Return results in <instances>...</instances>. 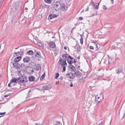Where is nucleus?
<instances>
[{
    "mask_svg": "<svg viewBox=\"0 0 125 125\" xmlns=\"http://www.w3.org/2000/svg\"><path fill=\"white\" fill-rule=\"evenodd\" d=\"M52 6L55 10H59L62 11H65V7L64 4H61L59 1H56L53 2Z\"/></svg>",
    "mask_w": 125,
    "mask_h": 125,
    "instance_id": "nucleus-1",
    "label": "nucleus"
},
{
    "mask_svg": "<svg viewBox=\"0 0 125 125\" xmlns=\"http://www.w3.org/2000/svg\"><path fill=\"white\" fill-rule=\"evenodd\" d=\"M32 50V57L33 58H35L38 57H38L40 56L41 54L40 52L37 51V49L36 48H35L34 47Z\"/></svg>",
    "mask_w": 125,
    "mask_h": 125,
    "instance_id": "nucleus-2",
    "label": "nucleus"
},
{
    "mask_svg": "<svg viewBox=\"0 0 125 125\" xmlns=\"http://www.w3.org/2000/svg\"><path fill=\"white\" fill-rule=\"evenodd\" d=\"M66 76L67 77L70 79H73L74 78L75 76L74 75V73H68L66 74Z\"/></svg>",
    "mask_w": 125,
    "mask_h": 125,
    "instance_id": "nucleus-3",
    "label": "nucleus"
},
{
    "mask_svg": "<svg viewBox=\"0 0 125 125\" xmlns=\"http://www.w3.org/2000/svg\"><path fill=\"white\" fill-rule=\"evenodd\" d=\"M37 39L38 38L37 37H35V38L34 39L36 41L38 45L39 46H41V47H43L44 46V43L40 41L37 40Z\"/></svg>",
    "mask_w": 125,
    "mask_h": 125,
    "instance_id": "nucleus-4",
    "label": "nucleus"
},
{
    "mask_svg": "<svg viewBox=\"0 0 125 125\" xmlns=\"http://www.w3.org/2000/svg\"><path fill=\"white\" fill-rule=\"evenodd\" d=\"M123 68L121 66H119L116 70V72L117 74H119L122 73L123 72Z\"/></svg>",
    "mask_w": 125,
    "mask_h": 125,
    "instance_id": "nucleus-5",
    "label": "nucleus"
},
{
    "mask_svg": "<svg viewBox=\"0 0 125 125\" xmlns=\"http://www.w3.org/2000/svg\"><path fill=\"white\" fill-rule=\"evenodd\" d=\"M52 85L51 84H49L46 85H45L42 87L43 89L44 90H48L50 89L52 87Z\"/></svg>",
    "mask_w": 125,
    "mask_h": 125,
    "instance_id": "nucleus-6",
    "label": "nucleus"
},
{
    "mask_svg": "<svg viewBox=\"0 0 125 125\" xmlns=\"http://www.w3.org/2000/svg\"><path fill=\"white\" fill-rule=\"evenodd\" d=\"M49 46L50 47L52 48H54L56 47V45L55 43L53 41L51 42L48 43Z\"/></svg>",
    "mask_w": 125,
    "mask_h": 125,
    "instance_id": "nucleus-7",
    "label": "nucleus"
},
{
    "mask_svg": "<svg viewBox=\"0 0 125 125\" xmlns=\"http://www.w3.org/2000/svg\"><path fill=\"white\" fill-rule=\"evenodd\" d=\"M20 79V78H14L11 80L10 83H12L13 82L16 83L18 82V80H19Z\"/></svg>",
    "mask_w": 125,
    "mask_h": 125,
    "instance_id": "nucleus-8",
    "label": "nucleus"
},
{
    "mask_svg": "<svg viewBox=\"0 0 125 125\" xmlns=\"http://www.w3.org/2000/svg\"><path fill=\"white\" fill-rule=\"evenodd\" d=\"M57 16H58L55 14H51L49 15L48 18L49 19H51Z\"/></svg>",
    "mask_w": 125,
    "mask_h": 125,
    "instance_id": "nucleus-9",
    "label": "nucleus"
},
{
    "mask_svg": "<svg viewBox=\"0 0 125 125\" xmlns=\"http://www.w3.org/2000/svg\"><path fill=\"white\" fill-rule=\"evenodd\" d=\"M34 69L36 71H39L41 69V66L40 65L38 64H36L34 67Z\"/></svg>",
    "mask_w": 125,
    "mask_h": 125,
    "instance_id": "nucleus-10",
    "label": "nucleus"
},
{
    "mask_svg": "<svg viewBox=\"0 0 125 125\" xmlns=\"http://www.w3.org/2000/svg\"><path fill=\"white\" fill-rule=\"evenodd\" d=\"M30 60V58L26 56L23 59V61L24 63L27 62H29Z\"/></svg>",
    "mask_w": 125,
    "mask_h": 125,
    "instance_id": "nucleus-11",
    "label": "nucleus"
},
{
    "mask_svg": "<svg viewBox=\"0 0 125 125\" xmlns=\"http://www.w3.org/2000/svg\"><path fill=\"white\" fill-rule=\"evenodd\" d=\"M104 71L103 70H101L98 72L99 75V76L103 77L104 75Z\"/></svg>",
    "mask_w": 125,
    "mask_h": 125,
    "instance_id": "nucleus-12",
    "label": "nucleus"
},
{
    "mask_svg": "<svg viewBox=\"0 0 125 125\" xmlns=\"http://www.w3.org/2000/svg\"><path fill=\"white\" fill-rule=\"evenodd\" d=\"M26 70L27 72L29 74H30L31 73V67L29 66H27L26 68Z\"/></svg>",
    "mask_w": 125,
    "mask_h": 125,
    "instance_id": "nucleus-13",
    "label": "nucleus"
},
{
    "mask_svg": "<svg viewBox=\"0 0 125 125\" xmlns=\"http://www.w3.org/2000/svg\"><path fill=\"white\" fill-rule=\"evenodd\" d=\"M69 68L70 69L73 71H74L76 70L75 67L72 65H69Z\"/></svg>",
    "mask_w": 125,
    "mask_h": 125,
    "instance_id": "nucleus-14",
    "label": "nucleus"
},
{
    "mask_svg": "<svg viewBox=\"0 0 125 125\" xmlns=\"http://www.w3.org/2000/svg\"><path fill=\"white\" fill-rule=\"evenodd\" d=\"M21 59V56H17L14 59V61L15 62H18Z\"/></svg>",
    "mask_w": 125,
    "mask_h": 125,
    "instance_id": "nucleus-15",
    "label": "nucleus"
},
{
    "mask_svg": "<svg viewBox=\"0 0 125 125\" xmlns=\"http://www.w3.org/2000/svg\"><path fill=\"white\" fill-rule=\"evenodd\" d=\"M76 73L77 74L76 76V77H81L82 75V73L78 71H77V72Z\"/></svg>",
    "mask_w": 125,
    "mask_h": 125,
    "instance_id": "nucleus-16",
    "label": "nucleus"
},
{
    "mask_svg": "<svg viewBox=\"0 0 125 125\" xmlns=\"http://www.w3.org/2000/svg\"><path fill=\"white\" fill-rule=\"evenodd\" d=\"M20 78V79L19 80H18V82H19V83H24L26 82V81L23 78L21 79V78L19 77Z\"/></svg>",
    "mask_w": 125,
    "mask_h": 125,
    "instance_id": "nucleus-17",
    "label": "nucleus"
},
{
    "mask_svg": "<svg viewBox=\"0 0 125 125\" xmlns=\"http://www.w3.org/2000/svg\"><path fill=\"white\" fill-rule=\"evenodd\" d=\"M68 54L67 53H65L63 54L62 55V57L63 58L64 60H65V59L67 58L68 57Z\"/></svg>",
    "mask_w": 125,
    "mask_h": 125,
    "instance_id": "nucleus-18",
    "label": "nucleus"
},
{
    "mask_svg": "<svg viewBox=\"0 0 125 125\" xmlns=\"http://www.w3.org/2000/svg\"><path fill=\"white\" fill-rule=\"evenodd\" d=\"M61 64L62 66H63V65H66V66H67V64L66 62V60H64L62 61V62H61Z\"/></svg>",
    "mask_w": 125,
    "mask_h": 125,
    "instance_id": "nucleus-19",
    "label": "nucleus"
},
{
    "mask_svg": "<svg viewBox=\"0 0 125 125\" xmlns=\"http://www.w3.org/2000/svg\"><path fill=\"white\" fill-rule=\"evenodd\" d=\"M97 96H95V101L96 103L98 104V103H99L100 101V100L99 99L100 98L99 97H97L98 99L96 100V97Z\"/></svg>",
    "mask_w": 125,
    "mask_h": 125,
    "instance_id": "nucleus-20",
    "label": "nucleus"
},
{
    "mask_svg": "<svg viewBox=\"0 0 125 125\" xmlns=\"http://www.w3.org/2000/svg\"><path fill=\"white\" fill-rule=\"evenodd\" d=\"M42 17V14H39L37 15L36 17V19L38 20H40L41 19Z\"/></svg>",
    "mask_w": 125,
    "mask_h": 125,
    "instance_id": "nucleus-21",
    "label": "nucleus"
},
{
    "mask_svg": "<svg viewBox=\"0 0 125 125\" xmlns=\"http://www.w3.org/2000/svg\"><path fill=\"white\" fill-rule=\"evenodd\" d=\"M31 92V90L29 91L28 93L27 94V98H26V99H27V100H28L30 99V98L31 97V95H30V93Z\"/></svg>",
    "mask_w": 125,
    "mask_h": 125,
    "instance_id": "nucleus-22",
    "label": "nucleus"
},
{
    "mask_svg": "<svg viewBox=\"0 0 125 125\" xmlns=\"http://www.w3.org/2000/svg\"><path fill=\"white\" fill-rule=\"evenodd\" d=\"M19 52H14V54H13V56L14 57H16L17 56H20L19 54Z\"/></svg>",
    "mask_w": 125,
    "mask_h": 125,
    "instance_id": "nucleus-23",
    "label": "nucleus"
},
{
    "mask_svg": "<svg viewBox=\"0 0 125 125\" xmlns=\"http://www.w3.org/2000/svg\"><path fill=\"white\" fill-rule=\"evenodd\" d=\"M67 61L68 63L70 64H71L73 63V61H72L71 60H69V59H67Z\"/></svg>",
    "mask_w": 125,
    "mask_h": 125,
    "instance_id": "nucleus-24",
    "label": "nucleus"
},
{
    "mask_svg": "<svg viewBox=\"0 0 125 125\" xmlns=\"http://www.w3.org/2000/svg\"><path fill=\"white\" fill-rule=\"evenodd\" d=\"M45 73H44L40 77V80L41 81H42L43 78H44L45 76Z\"/></svg>",
    "mask_w": 125,
    "mask_h": 125,
    "instance_id": "nucleus-25",
    "label": "nucleus"
},
{
    "mask_svg": "<svg viewBox=\"0 0 125 125\" xmlns=\"http://www.w3.org/2000/svg\"><path fill=\"white\" fill-rule=\"evenodd\" d=\"M55 74L56 76L55 77V79H57L59 77V73H56Z\"/></svg>",
    "mask_w": 125,
    "mask_h": 125,
    "instance_id": "nucleus-26",
    "label": "nucleus"
},
{
    "mask_svg": "<svg viewBox=\"0 0 125 125\" xmlns=\"http://www.w3.org/2000/svg\"><path fill=\"white\" fill-rule=\"evenodd\" d=\"M58 51L57 50H54V55L55 56H56L57 55V54H58Z\"/></svg>",
    "mask_w": 125,
    "mask_h": 125,
    "instance_id": "nucleus-27",
    "label": "nucleus"
},
{
    "mask_svg": "<svg viewBox=\"0 0 125 125\" xmlns=\"http://www.w3.org/2000/svg\"><path fill=\"white\" fill-rule=\"evenodd\" d=\"M47 3H51V0H44Z\"/></svg>",
    "mask_w": 125,
    "mask_h": 125,
    "instance_id": "nucleus-28",
    "label": "nucleus"
},
{
    "mask_svg": "<svg viewBox=\"0 0 125 125\" xmlns=\"http://www.w3.org/2000/svg\"><path fill=\"white\" fill-rule=\"evenodd\" d=\"M81 47L80 46H78L77 47V50L78 51H80Z\"/></svg>",
    "mask_w": 125,
    "mask_h": 125,
    "instance_id": "nucleus-29",
    "label": "nucleus"
},
{
    "mask_svg": "<svg viewBox=\"0 0 125 125\" xmlns=\"http://www.w3.org/2000/svg\"><path fill=\"white\" fill-rule=\"evenodd\" d=\"M80 43L81 44H83V38H81L80 39Z\"/></svg>",
    "mask_w": 125,
    "mask_h": 125,
    "instance_id": "nucleus-30",
    "label": "nucleus"
},
{
    "mask_svg": "<svg viewBox=\"0 0 125 125\" xmlns=\"http://www.w3.org/2000/svg\"><path fill=\"white\" fill-rule=\"evenodd\" d=\"M68 59H70V60H72L73 59V58L70 55H69L68 56Z\"/></svg>",
    "mask_w": 125,
    "mask_h": 125,
    "instance_id": "nucleus-31",
    "label": "nucleus"
},
{
    "mask_svg": "<svg viewBox=\"0 0 125 125\" xmlns=\"http://www.w3.org/2000/svg\"><path fill=\"white\" fill-rule=\"evenodd\" d=\"M27 53L29 55H31V50H30L27 52Z\"/></svg>",
    "mask_w": 125,
    "mask_h": 125,
    "instance_id": "nucleus-32",
    "label": "nucleus"
},
{
    "mask_svg": "<svg viewBox=\"0 0 125 125\" xmlns=\"http://www.w3.org/2000/svg\"><path fill=\"white\" fill-rule=\"evenodd\" d=\"M67 66L66 65H65L63 66V71H65L66 70V67Z\"/></svg>",
    "mask_w": 125,
    "mask_h": 125,
    "instance_id": "nucleus-33",
    "label": "nucleus"
},
{
    "mask_svg": "<svg viewBox=\"0 0 125 125\" xmlns=\"http://www.w3.org/2000/svg\"><path fill=\"white\" fill-rule=\"evenodd\" d=\"M35 79V77L33 76H32V82L34 81Z\"/></svg>",
    "mask_w": 125,
    "mask_h": 125,
    "instance_id": "nucleus-34",
    "label": "nucleus"
},
{
    "mask_svg": "<svg viewBox=\"0 0 125 125\" xmlns=\"http://www.w3.org/2000/svg\"><path fill=\"white\" fill-rule=\"evenodd\" d=\"M94 6L95 9H98V6L97 5H94Z\"/></svg>",
    "mask_w": 125,
    "mask_h": 125,
    "instance_id": "nucleus-35",
    "label": "nucleus"
},
{
    "mask_svg": "<svg viewBox=\"0 0 125 125\" xmlns=\"http://www.w3.org/2000/svg\"><path fill=\"white\" fill-rule=\"evenodd\" d=\"M20 66L21 67V68L24 67L25 66H24V64H23V63L21 64V65Z\"/></svg>",
    "mask_w": 125,
    "mask_h": 125,
    "instance_id": "nucleus-36",
    "label": "nucleus"
},
{
    "mask_svg": "<svg viewBox=\"0 0 125 125\" xmlns=\"http://www.w3.org/2000/svg\"><path fill=\"white\" fill-rule=\"evenodd\" d=\"M103 9L104 10H106L107 9V7L105 5H103Z\"/></svg>",
    "mask_w": 125,
    "mask_h": 125,
    "instance_id": "nucleus-37",
    "label": "nucleus"
},
{
    "mask_svg": "<svg viewBox=\"0 0 125 125\" xmlns=\"http://www.w3.org/2000/svg\"><path fill=\"white\" fill-rule=\"evenodd\" d=\"M63 60V59L62 58H60V59L59 60V62H60V63H61L62 62V61Z\"/></svg>",
    "mask_w": 125,
    "mask_h": 125,
    "instance_id": "nucleus-38",
    "label": "nucleus"
},
{
    "mask_svg": "<svg viewBox=\"0 0 125 125\" xmlns=\"http://www.w3.org/2000/svg\"><path fill=\"white\" fill-rule=\"evenodd\" d=\"M79 19L80 20H83V19L82 17H79Z\"/></svg>",
    "mask_w": 125,
    "mask_h": 125,
    "instance_id": "nucleus-39",
    "label": "nucleus"
},
{
    "mask_svg": "<svg viewBox=\"0 0 125 125\" xmlns=\"http://www.w3.org/2000/svg\"><path fill=\"white\" fill-rule=\"evenodd\" d=\"M23 54V52H19V54L20 55H22Z\"/></svg>",
    "mask_w": 125,
    "mask_h": 125,
    "instance_id": "nucleus-40",
    "label": "nucleus"
},
{
    "mask_svg": "<svg viewBox=\"0 0 125 125\" xmlns=\"http://www.w3.org/2000/svg\"><path fill=\"white\" fill-rule=\"evenodd\" d=\"M89 48L93 50L94 49V48L93 47L91 46H89Z\"/></svg>",
    "mask_w": 125,
    "mask_h": 125,
    "instance_id": "nucleus-41",
    "label": "nucleus"
},
{
    "mask_svg": "<svg viewBox=\"0 0 125 125\" xmlns=\"http://www.w3.org/2000/svg\"><path fill=\"white\" fill-rule=\"evenodd\" d=\"M77 62V60L75 59H74L73 60V63H75Z\"/></svg>",
    "mask_w": 125,
    "mask_h": 125,
    "instance_id": "nucleus-42",
    "label": "nucleus"
},
{
    "mask_svg": "<svg viewBox=\"0 0 125 125\" xmlns=\"http://www.w3.org/2000/svg\"><path fill=\"white\" fill-rule=\"evenodd\" d=\"M29 80L30 81H31V76H29L28 77Z\"/></svg>",
    "mask_w": 125,
    "mask_h": 125,
    "instance_id": "nucleus-43",
    "label": "nucleus"
},
{
    "mask_svg": "<svg viewBox=\"0 0 125 125\" xmlns=\"http://www.w3.org/2000/svg\"><path fill=\"white\" fill-rule=\"evenodd\" d=\"M32 11H33V12H34V14H35V9L34 8H32Z\"/></svg>",
    "mask_w": 125,
    "mask_h": 125,
    "instance_id": "nucleus-44",
    "label": "nucleus"
},
{
    "mask_svg": "<svg viewBox=\"0 0 125 125\" xmlns=\"http://www.w3.org/2000/svg\"><path fill=\"white\" fill-rule=\"evenodd\" d=\"M90 4L91 5H93L94 4V2L92 1H91V2L90 3Z\"/></svg>",
    "mask_w": 125,
    "mask_h": 125,
    "instance_id": "nucleus-45",
    "label": "nucleus"
},
{
    "mask_svg": "<svg viewBox=\"0 0 125 125\" xmlns=\"http://www.w3.org/2000/svg\"><path fill=\"white\" fill-rule=\"evenodd\" d=\"M5 113V112L3 113H0V115H2L3 114H4Z\"/></svg>",
    "mask_w": 125,
    "mask_h": 125,
    "instance_id": "nucleus-46",
    "label": "nucleus"
},
{
    "mask_svg": "<svg viewBox=\"0 0 125 125\" xmlns=\"http://www.w3.org/2000/svg\"><path fill=\"white\" fill-rule=\"evenodd\" d=\"M70 86L71 87H72L73 86V84L72 83H71L70 84Z\"/></svg>",
    "mask_w": 125,
    "mask_h": 125,
    "instance_id": "nucleus-47",
    "label": "nucleus"
},
{
    "mask_svg": "<svg viewBox=\"0 0 125 125\" xmlns=\"http://www.w3.org/2000/svg\"><path fill=\"white\" fill-rule=\"evenodd\" d=\"M9 95V94H8L7 95H5L4 96V97H7Z\"/></svg>",
    "mask_w": 125,
    "mask_h": 125,
    "instance_id": "nucleus-48",
    "label": "nucleus"
},
{
    "mask_svg": "<svg viewBox=\"0 0 125 125\" xmlns=\"http://www.w3.org/2000/svg\"><path fill=\"white\" fill-rule=\"evenodd\" d=\"M89 7H87V9L85 10V11H87L88 10Z\"/></svg>",
    "mask_w": 125,
    "mask_h": 125,
    "instance_id": "nucleus-49",
    "label": "nucleus"
},
{
    "mask_svg": "<svg viewBox=\"0 0 125 125\" xmlns=\"http://www.w3.org/2000/svg\"><path fill=\"white\" fill-rule=\"evenodd\" d=\"M95 46H96V48H98V46H97V45L96 44H95ZM98 49H96V50H97Z\"/></svg>",
    "mask_w": 125,
    "mask_h": 125,
    "instance_id": "nucleus-50",
    "label": "nucleus"
},
{
    "mask_svg": "<svg viewBox=\"0 0 125 125\" xmlns=\"http://www.w3.org/2000/svg\"><path fill=\"white\" fill-rule=\"evenodd\" d=\"M103 123L102 122L101 123H100V124H99L98 125H103Z\"/></svg>",
    "mask_w": 125,
    "mask_h": 125,
    "instance_id": "nucleus-51",
    "label": "nucleus"
},
{
    "mask_svg": "<svg viewBox=\"0 0 125 125\" xmlns=\"http://www.w3.org/2000/svg\"><path fill=\"white\" fill-rule=\"evenodd\" d=\"M77 71H76L74 73V74H77Z\"/></svg>",
    "mask_w": 125,
    "mask_h": 125,
    "instance_id": "nucleus-52",
    "label": "nucleus"
},
{
    "mask_svg": "<svg viewBox=\"0 0 125 125\" xmlns=\"http://www.w3.org/2000/svg\"><path fill=\"white\" fill-rule=\"evenodd\" d=\"M59 83V81L58 82H56V84H58Z\"/></svg>",
    "mask_w": 125,
    "mask_h": 125,
    "instance_id": "nucleus-53",
    "label": "nucleus"
},
{
    "mask_svg": "<svg viewBox=\"0 0 125 125\" xmlns=\"http://www.w3.org/2000/svg\"><path fill=\"white\" fill-rule=\"evenodd\" d=\"M67 47H66L64 46V49L65 50H66L67 49Z\"/></svg>",
    "mask_w": 125,
    "mask_h": 125,
    "instance_id": "nucleus-54",
    "label": "nucleus"
},
{
    "mask_svg": "<svg viewBox=\"0 0 125 125\" xmlns=\"http://www.w3.org/2000/svg\"><path fill=\"white\" fill-rule=\"evenodd\" d=\"M80 36L81 37V38H83V35L82 34H81L80 35Z\"/></svg>",
    "mask_w": 125,
    "mask_h": 125,
    "instance_id": "nucleus-55",
    "label": "nucleus"
},
{
    "mask_svg": "<svg viewBox=\"0 0 125 125\" xmlns=\"http://www.w3.org/2000/svg\"><path fill=\"white\" fill-rule=\"evenodd\" d=\"M12 83H9L8 84V86H9V87H10V84H11Z\"/></svg>",
    "mask_w": 125,
    "mask_h": 125,
    "instance_id": "nucleus-56",
    "label": "nucleus"
},
{
    "mask_svg": "<svg viewBox=\"0 0 125 125\" xmlns=\"http://www.w3.org/2000/svg\"><path fill=\"white\" fill-rule=\"evenodd\" d=\"M112 1V4H113L114 3V1L113 0H111Z\"/></svg>",
    "mask_w": 125,
    "mask_h": 125,
    "instance_id": "nucleus-57",
    "label": "nucleus"
},
{
    "mask_svg": "<svg viewBox=\"0 0 125 125\" xmlns=\"http://www.w3.org/2000/svg\"><path fill=\"white\" fill-rule=\"evenodd\" d=\"M85 79V77H82V79H83V80H84Z\"/></svg>",
    "mask_w": 125,
    "mask_h": 125,
    "instance_id": "nucleus-58",
    "label": "nucleus"
},
{
    "mask_svg": "<svg viewBox=\"0 0 125 125\" xmlns=\"http://www.w3.org/2000/svg\"><path fill=\"white\" fill-rule=\"evenodd\" d=\"M77 58L78 59H79L80 58V56H78L77 57Z\"/></svg>",
    "mask_w": 125,
    "mask_h": 125,
    "instance_id": "nucleus-59",
    "label": "nucleus"
},
{
    "mask_svg": "<svg viewBox=\"0 0 125 125\" xmlns=\"http://www.w3.org/2000/svg\"><path fill=\"white\" fill-rule=\"evenodd\" d=\"M107 56H108V59H109V58H110V57H109V55H107Z\"/></svg>",
    "mask_w": 125,
    "mask_h": 125,
    "instance_id": "nucleus-60",
    "label": "nucleus"
},
{
    "mask_svg": "<svg viewBox=\"0 0 125 125\" xmlns=\"http://www.w3.org/2000/svg\"><path fill=\"white\" fill-rule=\"evenodd\" d=\"M25 10H28V9L27 8H25Z\"/></svg>",
    "mask_w": 125,
    "mask_h": 125,
    "instance_id": "nucleus-61",
    "label": "nucleus"
},
{
    "mask_svg": "<svg viewBox=\"0 0 125 125\" xmlns=\"http://www.w3.org/2000/svg\"><path fill=\"white\" fill-rule=\"evenodd\" d=\"M13 66H14V67L15 65H14V63H13Z\"/></svg>",
    "mask_w": 125,
    "mask_h": 125,
    "instance_id": "nucleus-62",
    "label": "nucleus"
},
{
    "mask_svg": "<svg viewBox=\"0 0 125 125\" xmlns=\"http://www.w3.org/2000/svg\"><path fill=\"white\" fill-rule=\"evenodd\" d=\"M97 4H98V5H97L98 6H99V3H97Z\"/></svg>",
    "mask_w": 125,
    "mask_h": 125,
    "instance_id": "nucleus-63",
    "label": "nucleus"
},
{
    "mask_svg": "<svg viewBox=\"0 0 125 125\" xmlns=\"http://www.w3.org/2000/svg\"><path fill=\"white\" fill-rule=\"evenodd\" d=\"M34 72L33 70H32V72Z\"/></svg>",
    "mask_w": 125,
    "mask_h": 125,
    "instance_id": "nucleus-64",
    "label": "nucleus"
}]
</instances>
